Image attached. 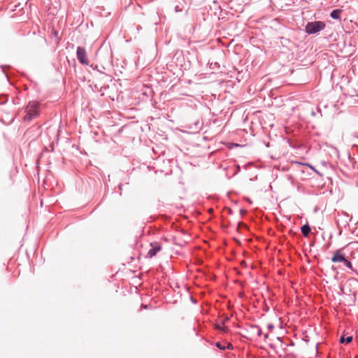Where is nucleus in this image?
<instances>
[{
	"label": "nucleus",
	"mask_w": 358,
	"mask_h": 358,
	"mask_svg": "<svg viewBox=\"0 0 358 358\" xmlns=\"http://www.w3.org/2000/svg\"><path fill=\"white\" fill-rule=\"evenodd\" d=\"M38 103L37 102H31L26 108V115L24 117L25 121H31L38 114Z\"/></svg>",
	"instance_id": "f257e3e1"
},
{
	"label": "nucleus",
	"mask_w": 358,
	"mask_h": 358,
	"mask_svg": "<svg viewBox=\"0 0 358 358\" xmlns=\"http://www.w3.org/2000/svg\"><path fill=\"white\" fill-rule=\"evenodd\" d=\"M325 27V24L321 21L308 22L306 26V31L312 34L322 30Z\"/></svg>",
	"instance_id": "f03ea898"
},
{
	"label": "nucleus",
	"mask_w": 358,
	"mask_h": 358,
	"mask_svg": "<svg viewBox=\"0 0 358 358\" xmlns=\"http://www.w3.org/2000/svg\"><path fill=\"white\" fill-rule=\"evenodd\" d=\"M77 58L78 61L85 65L89 64V61L87 57V53L84 48L82 47H78L77 48Z\"/></svg>",
	"instance_id": "7ed1b4c3"
},
{
	"label": "nucleus",
	"mask_w": 358,
	"mask_h": 358,
	"mask_svg": "<svg viewBox=\"0 0 358 358\" xmlns=\"http://www.w3.org/2000/svg\"><path fill=\"white\" fill-rule=\"evenodd\" d=\"M161 250H162V245L159 243H158V242L152 243H150V249L148 252L147 257L149 258H152Z\"/></svg>",
	"instance_id": "20e7f679"
},
{
	"label": "nucleus",
	"mask_w": 358,
	"mask_h": 358,
	"mask_svg": "<svg viewBox=\"0 0 358 358\" xmlns=\"http://www.w3.org/2000/svg\"><path fill=\"white\" fill-rule=\"evenodd\" d=\"M343 249H338L337 250L332 258H331V262H334V263H336V262H344L345 261V254L343 253Z\"/></svg>",
	"instance_id": "39448f33"
},
{
	"label": "nucleus",
	"mask_w": 358,
	"mask_h": 358,
	"mask_svg": "<svg viewBox=\"0 0 358 358\" xmlns=\"http://www.w3.org/2000/svg\"><path fill=\"white\" fill-rule=\"evenodd\" d=\"M342 13V10L341 9H336V10H334L331 13V17L334 19H336V20H338L340 19V15L341 13Z\"/></svg>",
	"instance_id": "423d86ee"
},
{
	"label": "nucleus",
	"mask_w": 358,
	"mask_h": 358,
	"mask_svg": "<svg viewBox=\"0 0 358 358\" xmlns=\"http://www.w3.org/2000/svg\"><path fill=\"white\" fill-rule=\"evenodd\" d=\"M310 231V227L308 224H305L301 227V233L304 236H308Z\"/></svg>",
	"instance_id": "0eeeda50"
},
{
	"label": "nucleus",
	"mask_w": 358,
	"mask_h": 358,
	"mask_svg": "<svg viewBox=\"0 0 358 358\" xmlns=\"http://www.w3.org/2000/svg\"><path fill=\"white\" fill-rule=\"evenodd\" d=\"M352 341V336H348L346 338H345L344 336H342L340 338L341 343H344L345 341L347 343H350Z\"/></svg>",
	"instance_id": "6e6552de"
},
{
	"label": "nucleus",
	"mask_w": 358,
	"mask_h": 358,
	"mask_svg": "<svg viewBox=\"0 0 358 358\" xmlns=\"http://www.w3.org/2000/svg\"><path fill=\"white\" fill-rule=\"evenodd\" d=\"M215 328L224 332H226L227 331V327L224 326H221L220 324H216Z\"/></svg>",
	"instance_id": "1a4fd4ad"
},
{
	"label": "nucleus",
	"mask_w": 358,
	"mask_h": 358,
	"mask_svg": "<svg viewBox=\"0 0 358 358\" xmlns=\"http://www.w3.org/2000/svg\"><path fill=\"white\" fill-rule=\"evenodd\" d=\"M343 264L349 268H352V263L350 261H348V259H345V261L343 262Z\"/></svg>",
	"instance_id": "9d476101"
},
{
	"label": "nucleus",
	"mask_w": 358,
	"mask_h": 358,
	"mask_svg": "<svg viewBox=\"0 0 358 358\" xmlns=\"http://www.w3.org/2000/svg\"><path fill=\"white\" fill-rule=\"evenodd\" d=\"M216 346H217L218 348L221 349V350H224V349H225V348H226V347H225L224 345H222L220 343H219V342L216 343Z\"/></svg>",
	"instance_id": "9b49d317"
},
{
	"label": "nucleus",
	"mask_w": 358,
	"mask_h": 358,
	"mask_svg": "<svg viewBox=\"0 0 358 358\" xmlns=\"http://www.w3.org/2000/svg\"><path fill=\"white\" fill-rule=\"evenodd\" d=\"M226 348H227L228 349H232L233 346H232V345L231 343H228L227 346Z\"/></svg>",
	"instance_id": "f8f14e48"
},
{
	"label": "nucleus",
	"mask_w": 358,
	"mask_h": 358,
	"mask_svg": "<svg viewBox=\"0 0 358 358\" xmlns=\"http://www.w3.org/2000/svg\"><path fill=\"white\" fill-rule=\"evenodd\" d=\"M306 166H307L310 167V169H312L313 170H314L315 172H317V171H316V170H315V169H314L311 165H310V164H306Z\"/></svg>",
	"instance_id": "ddd939ff"
}]
</instances>
